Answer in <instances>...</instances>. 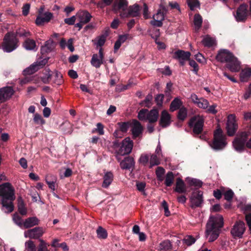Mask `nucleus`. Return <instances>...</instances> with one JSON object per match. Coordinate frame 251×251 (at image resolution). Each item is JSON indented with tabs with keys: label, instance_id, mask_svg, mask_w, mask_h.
I'll use <instances>...</instances> for the list:
<instances>
[{
	"label": "nucleus",
	"instance_id": "obj_1",
	"mask_svg": "<svg viewBox=\"0 0 251 251\" xmlns=\"http://www.w3.org/2000/svg\"><path fill=\"white\" fill-rule=\"evenodd\" d=\"M15 199V189L9 182L0 185V204L1 209L6 213H10L14 210L13 201Z\"/></svg>",
	"mask_w": 251,
	"mask_h": 251
},
{
	"label": "nucleus",
	"instance_id": "obj_2",
	"mask_svg": "<svg viewBox=\"0 0 251 251\" xmlns=\"http://www.w3.org/2000/svg\"><path fill=\"white\" fill-rule=\"evenodd\" d=\"M224 225V219L221 215H211L206 224L205 236L208 242H212L219 236L221 229Z\"/></svg>",
	"mask_w": 251,
	"mask_h": 251
},
{
	"label": "nucleus",
	"instance_id": "obj_3",
	"mask_svg": "<svg viewBox=\"0 0 251 251\" xmlns=\"http://www.w3.org/2000/svg\"><path fill=\"white\" fill-rule=\"evenodd\" d=\"M216 59L221 63H227L226 67L232 72H237L240 69L239 63L233 54L227 50H221Z\"/></svg>",
	"mask_w": 251,
	"mask_h": 251
},
{
	"label": "nucleus",
	"instance_id": "obj_4",
	"mask_svg": "<svg viewBox=\"0 0 251 251\" xmlns=\"http://www.w3.org/2000/svg\"><path fill=\"white\" fill-rule=\"evenodd\" d=\"M251 132L249 130L238 132L236 137L232 142L234 149L238 152H242L245 147L251 149V137L248 141Z\"/></svg>",
	"mask_w": 251,
	"mask_h": 251
},
{
	"label": "nucleus",
	"instance_id": "obj_5",
	"mask_svg": "<svg viewBox=\"0 0 251 251\" xmlns=\"http://www.w3.org/2000/svg\"><path fill=\"white\" fill-rule=\"evenodd\" d=\"M0 46L4 52H11L19 46V40L15 36L13 31L8 32L4 35Z\"/></svg>",
	"mask_w": 251,
	"mask_h": 251
},
{
	"label": "nucleus",
	"instance_id": "obj_6",
	"mask_svg": "<svg viewBox=\"0 0 251 251\" xmlns=\"http://www.w3.org/2000/svg\"><path fill=\"white\" fill-rule=\"evenodd\" d=\"M226 137L221 128L216 129L214 132V138L211 147L215 150H223L227 145Z\"/></svg>",
	"mask_w": 251,
	"mask_h": 251
},
{
	"label": "nucleus",
	"instance_id": "obj_7",
	"mask_svg": "<svg viewBox=\"0 0 251 251\" xmlns=\"http://www.w3.org/2000/svg\"><path fill=\"white\" fill-rule=\"evenodd\" d=\"M204 119L200 115H197L190 118L188 123L190 128H193V133L197 135L202 133L203 129Z\"/></svg>",
	"mask_w": 251,
	"mask_h": 251
},
{
	"label": "nucleus",
	"instance_id": "obj_8",
	"mask_svg": "<svg viewBox=\"0 0 251 251\" xmlns=\"http://www.w3.org/2000/svg\"><path fill=\"white\" fill-rule=\"evenodd\" d=\"M190 206L194 209L201 207L203 203V192L201 190L194 191L190 197Z\"/></svg>",
	"mask_w": 251,
	"mask_h": 251
},
{
	"label": "nucleus",
	"instance_id": "obj_9",
	"mask_svg": "<svg viewBox=\"0 0 251 251\" xmlns=\"http://www.w3.org/2000/svg\"><path fill=\"white\" fill-rule=\"evenodd\" d=\"M120 16L122 18L139 17L141 16L140 7L136 3L127 6L126 11L121 12Z\"/></svg>",
	"mask_w": 251,
	"mask_h": 251
},
{
	"label": "nucleus",
	"instance_id": "obj_10",
	"mask_svg": "<svg viewBox=\"0 0 251 251\" xmlns=\"http://www.w3.org/2000/svg\"><path fill=\"white\" fill-rule=\"evenodd\" d=\"M238 128V125L236 122V116L233 114H230L227 117L226 123V130L228 136H234Z\"/></svg>",
	"mask_w": 251,
	"mask_h": 251
},
{
	"label": "nucleus",
	"instance_id": "obj_11",
	"mask_svg": "<svg viewBox=\"0 0 251 251\" xmlns=\"http://www.w3.org/2000/svg\"><path fill=\"white\" fill-rule=\"evenodd\" d=\"M133 142L129 137H126L121 143L120 148L116 153L118 155H125L129 154L132 150Z\"/></svg>",
	"mask_w": 251,
	"mask_h": 251
},
{
	"label": "nucleus",
	"instance_id": "obj_12",
	"mask_svg": "<svg viewBox=\"0 0 251 251\" xmlns=\"http://www.w3.org/2000/svg\"><path fill=\"white\" fill-rule=\"evenodd\" d=\"M48 59V58L37 60L24 71V75H30L34 74L40 68H43L47 63Z\"/></svg>",
	"mask_w": 251,
	"mask_h": 251
},
{
	"label": "nucleus",
	"instance_id": "obj_13",
	"mask_svg": "<svg viewBox=\"0 0 251 251\" xmlns=\"http://www.w3.org/2000/svg\"><path fill=\"white\" fill-rule=\"evenodd\" d=\"M246 227L244 222L241 221H237L231 228L230 233L232 236L241 238L245 231Z\"/></svg>",
	"mask_w": 251,
	"mask_h": 251
},
{
	"label": "nucleus",
	"instance_id": "obj_14",
	"mask_svg": "<svg viewBox=\"0 0 251 251\" xmlns=\"http://www.w3.org/2000/svg\"><path fill=\"white\" fill-rule=\"evenodd\" d=\"M248 5L246 3L241 4L237 9L234 15L236 21L238 22H245L248 16Z\"/></svg>",
	"mask_w": 251,
	"mask_h": 251
},
{
	"label": "nucleus",
	"instance_id": "obj_15",
	"mask_svg": "<svg viewBox=\"0 0 251 251\" xmlns=\"http://www.w3.org/2000/svg\"><path fill=\"white\" fill-rule=\"evenodd\" d=\"M191 53L183 50H178L173 53V58L179 61L181 66L184 65L185 61L189 60Z\"/></svg>",
	"mask_w": 251,
	"mask_h": 251
},
{
	"label": "nucleus",
	"instance_id": "obj_16",
	"mask_svg": "<svg viewBox=\"0 0 251 251\" xmlns=\"http://www.w3.org/2000/svg\"><path fill=\"white\" fill-rule=\"evenodd\" d=\"M130 126L131 128V132L132 137L134 139L139 137L143 133V127L141 124L136 119H132Z\"/></svg>",
	"mask_w": 251,
	"mask_h": 251
},
{
	"label": "nucleus",
	"instance_id": "obj_17",
	"mask_svg": "<svg viewBox=\"0 0 251 251\" xmlns=\"http://www.w3.org/2000/svg\"><path fill=\"white\" fill-rule=\"evenodd\" d=\"M13 89L10 86L4 87L0 89V103L10 99L14 94Z\"/></svg>",
	"mask_w": 251,
	"mask_h": 251
},
{
	"label": "nucleus",
	"instance_id": "obj_18",
	"mask_svg": "<svg viewBox=\"0 0 251 251\" xmlns=\"http://www.w3.org/2000/svg\"><path fill=\"white\" fill-rule=\"evenodd\" d=\"M127 0H115L112 5V10L115 13L126 11L128 6Z\"/></svg>",
	"mask_w": 251,
	"mask_h": 251
},
{
	"label": "nucleus",
	"instance_id": "obj_19",
	"mask_svg": "<svg viewBox=\"0 0 251 251\" xmlns=\"http://www.w3.org/2000/svg\"><path fill=\"white\" fill-rule=\"evenodd\" d=\"M43 233V228L38 226L25 231V237H29L31 239H38L42 236Z\"/></svg>",
	"mask_w": 251,
	"mask_h": 251
},
{
	"label": "nucleus",
	"instance_id": "obj_20",
	"mask_svg": "<svg viewBox=\"0 0 251 251\" xmlns=\"http://www.w3.org/2000/svg\"><path fill=\"white\" fill-rule=\"evenodd\" d=\"M171 123V115L167 111L164 110L162 111L159 121V125L163 128H165Z\"/></svg>",
	"mask_w": 251,
	"mask_h": 251
},
{
	"label": "nucleus",
	"instance_id": "obj_21",
	"mask_svg": "<svg viewBox=\"0 0 251 251\" xmlns=\"http://www.w3.org/2000/svg\"><path fill=\"white\" fill-rule=\"evenodd\" d=\"M135 166V161L132 157L127 156L120 163L121 168L123 170L133 169Z\"/></svg>",
	"mask_w": 251,
	"mask_h": 251
},
{
	"label": "nucleus",
	"instance_id": "obj_22",
	"mask_svg": "<svg viewBox=\"0 0 251 251\" xmlns=\"http://www.w3.org/2000/svg\"><path fill=\"white\" fill-rule=\"evenodd\" d=\"M78 18L79 22L86 24L89 22L92 16L90 13L87 11H82L78 12L76 15Z\"/></svg>",
	"mask_w": 251,
	"mask_h": 251
},
{
	"label": "nucleus",
	"instance_id": "obj_23",
	"mask_svg": "<svg viewBox=\"0 0 251 251\" xmlns=\"http://www.w3.org/2000/svg\"><path fill=\"white\" fill-rule=\"evenodd\" d=\"M174 191L180 194H184L186 193L185 184L182 179L179 177L177 178L176 179Z\"/></svg>",
	"mask_w": 251,
	"mask_h": 251
},
{
	"label": "nucleus",
	"instance_id": "obj_24",
	"mask_svg": "<svg viewBox=\"0 0 251 251\" xmlns=\"http://www.w3.org/2000/svg\"><path fill=\"white\" fill-rule=\"evenodd\" d=\"M159 117V112L157 108H153L147 115V120L150 123L156 122Z\"/></svg>",
	"mask_w": 251,
	"mask_h": 251
},
{
	"label": "nucleus",
	"instance_id": "obj_25",
	"mask_svg": "<svg viewBox=\"0 0 251 251\" xmlns=\"http://www.w3.org/2000/svg\"><path fill=\"white\" fill-rule=\"evenodd\" d=\"M39 220L36 217H29L25 219L23 225L25 228H28L34 226L38 225Z\"/></svg>",
	"mask_w": 251,
	"mask_h": 251
},
{
	"label": "nucleus",
	"instance_id": "obj_26",
	"mask_svg": "<svg viewBox=\"0 0 251 251\" xmlns=\"http://www.w3.org/2000/svg\"><path fill=\"white\" fill-rule=\"evenodd\" d=\"M251 77V68H245L241 71L240 73V79L241 81L247 82Z\"/></svg>",
	"mask_w": 251,
	"mask_h": 251
},
{
	"label": "nucleus",
	"instance_id": "obj_27",
	"mask_svg": "<svg viewBox=\"0 0 251 251\" xmlns=\"http://www.w3.org/2000/svg\"><path fill=\"white\" fill-rule=\"evenodd\" d=\"M129 34L120 35L114 44V52H116L120 48L122 43H124L128 38Z\"/></svg>",
	"mask_w": 251,
	"mask_h": 251
},
{
	"label": "nucleus",
	"instance_id": "obj_28",
	"mask_svg": "<svg viewBox=\"0 0 251 251\" xmlns=\"http://www.w3.org/2000/svg\"><path fill=\"white\" fill-rule=\"evenodd\" d=\"M113 180V175L110 172H107L103 176V181L102 186L103 188H107Z\"/></svg>",
	"mask_w": 251,
	"mask_h": 251
},
{
	"label": "nucleus",
	"instance_id": "obj_29",
	"mask_svg": "<svg viewBox=\"0 0 251 251\" xmlns=\"http://www.w3.org/2000/svg\"><path fill=\"white\" fill-rule=\"evenodd\" d=\"M91 63L95 68H99L101 65L103 64V60L99 57L98 54L95 53L92 56Z\"/></svg>",
	"mask_w": 251,
	"mask_h": 251
},
{
	"label": "nucleus",
	"instance_id": "obj_30",
	"mask_svg": "<svg viewBox=\"0 0 251 251\" xmlns=\"http://www.w3.org/2000/svg\"><path fill=\"white\" fill-rule=\"evenodd\" d=\"M182 104V102L179 99H178L177 98H175L170 104V111L174 112V111H175L176 110L180 109Z\"/></svg>",
	"mask_w": 251,
	"mask_h": 251
},
{
	"label": "nucleus",
	"instance_id": "obj_31",
	"mask_svg": "<svg viewBox=\"0 0 251 251\" xmlns=\"http://www.w3.org/2000/svg\"><path fill=\"white\" fill-rule=\"evenodd\" d=\"M18 211L22 215H25L27 213V210L25 207L24 201L21 197L18 198Z\"/></svg>",
	"mask_w": 251,
	"mask_h": 251
},
{
	"label": "nucleus",
	"instance_id": "obj_32",
	"mask_svg": "<svg viewBox=\"0 0 251 251\" xmlns=\"http://www.w3.org/2000/svg\"><path fill=\"white\" fill-rule=\"evenodd\" d=\"M56 180V177L53 175H48L46 178V181L49 186V187L54 191L55 189V183Z\"/></svg>",
	"mask_w": 251,
	"mask_h": 251
},
{
	"label": "nucleus",
	"instance_id": "obj_33",
	"mask_svg": "<svg viewBox=\"0 0 251 251\" xmlns=\"http://www.w3.org/2000/svg\"><path fill=\"white\" fill-rule=\"evenodd\" d=\"M201 42L204 46L210 48L215 44V40L209 35H207L203 38Z\"/></svg>",
	"mask_w": 251,
	"mask_h": 251
},
{
	"label": "nucleus",
	"instance_id": "obj_34",
	"mask_svg": "<svg viewBox=\"0 0 251 251\" xmlns=\"http://www.w3.org/2000/svg\"><path fill=\"white\" fill-rule=\"evenodd\" d=\"M23 46L27 50H33L36 47V45L34 40L27 38L24 42Z\"/></svg>",
	"mask_w": 251,
	"mask_h": 251
},
{
	"label": "nucleus",
	"instance_id": "obj_35",
	"mask_svg": "<svg viewBox=\"0 0 251 251\" xmlns=\"http://www.w3.org/2000/svg\"><path fill=\"white\" fill-rule=\"evenodd\" d=\"M15 36L17 38L19 37H28L31 35V33L29 31H26L24 28H19L14 32Z\"/></svg>",
	"mask_w": 251,
	"mask_h": 251
},
{
	"label": "nucleus",
	"instance_id": "obj_36",
	"mask_svg": "<svg viewBox=\"0 0 251 251\" xmlns=\"http://www.w3.org/2000/svg\"><path fill=\"white\" fill-rule=\"evenodd\" d=\"M131 121L125 122H118L117 125L118 126V129L122 132L126 133L129 127L131 126Z\"/></svg>",
	"mask_w": 251,
	"mask_h": 251
},
{
	"label": "nucleus",
	"instance_id": "obj_37",
	"mask_svg": "<svg viewBox=\"0 0 251 251\" xmlns=\"http://www.w3.org/2000/svg\"><path fill=\"white\" fill-rule=\"evenodd\" d=\"M51 76L49 69L45 70L40 76V78L44 83L48 84L51 80Z\"/></svg>",
	"mask_w": 251,
	"mask_h": 251
},
{
	"label": "nucleus",
	"instance_id": "obj_38",
	"mask_svg": "<svg viewBox=\"0 0 251 251\" xmlns=\"http://www.w3.org/2000/svg\"><path fill=\"white\" fill-rule=\"evenodd\" d=\"M174 180V175L172 172L167 173L165 180V184L167 187H170L172 185Z\"/></svg>",
	"mask_w": 251,
	"mask_h": 251
},
{
	"label": "nucleus",
	"instance_id": "obj_39",
	"mask_svg": "<svg viewBox=\"0 0 251 251\" xmlns=\"http://www.w3.org/2000/svg\"><path fill=\"white\" fill-rule=\"evenodd\" d=\"M160 161L156 154H152L151 155L149 168H151L154 166L160 164Z\"/></svg>",
	"mask_w": 251,
	"mask_h": 251
},
{
	"label": "nucleus",
	"instance_id": "obj_40",
	"mask_svg": "<svg viewBox=\"0 0 251 251\" xmlns=\"http://www.w3.org/2000/svg\"><path fill=\"white\" fill-rule=\"evenodd\" d=\"M194 23L196 28H197L198 30L201 27L202 23V17L199 14H196L195 15Z\"/></svg>",
	"mask_w": 251,
	"mask_h": 251
},
{
	"label": "nucleus",
	"instance_id": "obj_41",
	"mask_svg": "<svg viewBox=\"0 0 251 251\" xmlns=\"http://www.w3.org/2000/svg\"><path fill=\"white\" fill-rule=\"evenodd\" d=\"M97 233L98 238L106 239L107 237V231L101 226H99L97 229Z\"/></svg>",
	"mask_w": 251,
	"mask_h": 251
},
{
	"label": "nucleus",
	"instance_id": "obj_42",
	"mask_svg": "<svg viewBox=\"0 0 251 251\" xmlns=\"http://www.w3.org/2000/svg\"><path fill=\"white\" fill-rule=\"evenodd\" d=\"M187 116V110L185 107H181L179 109V110L177 115V118L181 121H183L186 119Z\"/></svg>",
	"mask_w": 251,
	"mask_h": 251
},
{
	"label": "nucleus",
	"instance_id": "obj_43",
	"mask_svg": "<svg viewBox=\"0 0 251 251\" xmlns=\"http://www.w3.org/2000/svg\"><path fill=\"white\" fill-rule=\"evenodd\" d=\"M33 121L37 125H43L46 123L45 120L43 118L42 116L39 113H35L34 115Z\"/></svg>",
	"mask_w": 251,
	"mask_h": 251
},
{
	"label": "nucleus",
	"instance_id": "obj_44",
	"mask_svg": "<svg viewBox=\"0 0 251 251\" xmlns=\"http://www.w3.org/2000/svg\"><path fill=\"white\" fill-rule=\"evenodd\" d=\"M152 96L151 94H149L141 104H144L146 107L150 108L152 105Z\"/></svg>",
	"mask_w": 251,
	"mask_h": 251
},
{
	"label": "nucleus",
	"instance_id": "obj_45",
	"mask_svg": "<svg viewBox=\"0 0 251 251\" xmlns=\"http://www.w3.org/2000/svg\"><path fill=\"white\" fill-rule=\"evenodd\" d=\"M209 105V102L208 101L204 99L203 98H200V100L199 101L198 103L197 104V105L201 108H202L204 109H206L208 108Z\"/></svg>",
	"mask_w": 251,
	"mask_h": 251
},
{
	"label": "nucleus",
	"instance_id": "obj_46",
	"mask_svg": "<svg viewBox=\"0 0 251 251\" xmlns=\"http://www.w3.org/2000/svg\"><path fill=\"white\" fill-rule=\"evenodd\" d=\"M186 1L191 10H194L195 8L200 6V2L198 0H186Z\"/></svg>",
	"mask_w": 251,
	"mask_h": 251
},
{
	"label": "nucleus",
	"instance_id": "obj_47",
	"mask_svg": "<svg viewBox=\"0 0 251 251\" xmlns=\"http://www.w3.org/2000/svg\"><path fill=\"white\" fill-rule=\"evenodd\" d=\"M149 161V156L147 154H142L139 159V163L144 166L148 164Z\"/></svg>",
	"mask_w": 251,
	"mask_h": 251
},
{
	"label": "nucleus",
	"instance_id": "obj_48",
	"mask_svg": "<svg viewBox=\"0 0 251 251\" xmlns=\"http://www.w3.org/2000/svg\"><path fill=\"white\" fill-rule=\"evenodd\" d=\"M54 77V83L57 85H60L62 83H63V80L62 79V75L60 72L56 71L55 72Z\"/></svg>",
	"mask_w": 251,
	"mask_h": 251
},
{
	"label": "nucleus",
	"instance_id": "obj_49",
	"mask_svg": "<svg viewBox=\"0 0 251 251\" xmlns=\"http://www.w3.org/2000/svg\"><path fill=\"white\" fill-rule=\"evenodd\" d=\"M196 241V239L191 235L186 236L183 240V243L188 246L192 245Z\"/></svg>",
	"mask_w": 251,
	"mask_h": 251
},
{
	"label": "nucleus",
	"instance_id": "obj_50",
	"mask_svg": "<svg viewBox=\"0 0 251 251\" xmlns=\"http://www.w3.org/2000/svg\"><path fill=\"white\" fill-rule=\"evenodd\" d=\"M224 198L227 201H231L234 196V193L232 190L229 189L224 193Z\"/></svg>",
	"mask_w": 251,
	"mask_h": 251
},
{
	"label": "nucleus",
	"instance_id": "obj_51",
	"mask_svg": "<svg viewBox=\"0 0 251 251\" xmlns=\"http://www.w3.org/2000/svg\"><path fill=\"white\" fill-rule=\"evenodd\" d=\"M25 246L27 251H35V245L31 240L26 242Z\"/></svg>",
	"mask_w": 251,
	"mask_h": 251
},
{
	"label": "nucleus",
	"instance_id": "obj_52",
	"mask_svg": "<svg viewBox=\"0 0 251 251\" xmlns=\"http://www.w3.org/2000/svg\"><path fill=\"white\" fill-rule=\"evenodd\" d=\"M157 178L159 180H162L163 175L165 173V169L161 167H158L155 171Z\"/></svg>",
	"mask_w": 251,
	"mask_h": 251
},
{
	"label": "nucleus",
	"instance_id": "obj_53",
	"mask_svg": "<svg viewBox=\"0 0 251 251\" xmlns=\"http://www.w3.org/2000/svg\"><path fill=\"white\" fill-rule=\"evenodd\" d=\"M148 110L147 109H142L139 111L138 114V118L140 120L143 121L147 119V113Z\"/></svg>",
	"mask_w": 251,
	"mask_h": 251
},
{
	"label": "nucleus",
	"instance_id": "obj_54",
	"mask_svg": "<svg viewBox=\"0 0 251 251\" xmlns=\"http://www.w3.org/2000/svg\"><path fill=\"white\" fill-rule=\"evenodd\" d=\"M164 97L163 94H158L155 97V101L159 107L162 106Z\"/></svg>",
	"mask_w": 251,
	"mask_h": 251
},
{
	"label": "nucleus",
	"instance_id": "obj_55",
	"mask_svg": "<svg viewBox=\"0 0 251 251\" xmlns=\"http://www.w3.org/2000/svg\"><path fill=\"white\" fill-rule=\"evenodd\" d=\"M171 246V243L169 240L164 241L160 244V247L162 250H168L170 248Z\"/></svg>",
	"mask_w": 251,
	"mask_h": 251
},
{
	"label": "nucleus",
	"instance_id": "obj_56",
	"mask_svg": "<svg viewBox=\"0 0 251 251\" xmlns=\"http://www.w3.org/2000/svg\"><path fill=\"white\" fill-rule=\"evenodd\" d=\"M43 15L38 16L35 20V24L38 26L42 25L44 23H47Z\"/></svg>",
	"mask_w": 251,
	"mask_h": 251
},
{
	"label": "nucleus",
	"instance_id": "obj_57",
	"mask_svg": "<svg viewBox=\"0 0 251 251\" xmlns=\"http://www.w3.org/2000/svg\"><path fill=\"white\" fill-rule=\"evenodd\" d=\"M202 182L197 179L193 178L190 181V185L195 186L198 187H201L202 186Z\"/></svg>",
	"mask_w": 251,
	"mask_h": 251
},
{
	"label": "nucleus",
	"instance_id": "obj_58",
	"mask_svg": "<svg viewBox=\"0 0 251 251\" xmlns=\"http://www.w3.org/2000/svg\"><path fill=\"white\" fill-rule=\"evenodd\" d=\"M150 24L156 27H161L163 25L162 21L159 20H157L156 19H153V20L150 22Z\"/></svg>",
	"mask_w": 251,
	"mask_h": 251
},
{
	"label": "nucleus",
	"instance_id": "obj_59",
	"mask_svg": "<svg viewBox=\"0 0 251 251\" xmlns=\"http://www.w3.org/2000/svg\"><path fill=\"white\" fill-rule=\"evenodd\" d=\"M162 13H163L161 12V10H160L159 9H158L157 10L156 14L155 15H153V19L155 18L156 19L159 20L163 21L165 19V17H164V15H163V14H162Z\"/></svg>",
	"mask_w": 251,
	"mask_h": 251
},
{
	"label": "nucleus",
	"instance_id": "obj_60",
	"mask_svg": "<svg viewBox=\"0 0 251 251\" xmlns=\"http://www.w3.org/2000/svg\"><path fill=\"white\" fill-rule=\"evenodd\" d=\"M136 187L137 190L140 192L144 191L145 188L146 187V183L144 182H136Z\"/></svg>",
	"mask_w": 251,
	"mask_h": 251
},
{
	"label": "nucleus",
	"instance_id": "obj_61",
	"mask_svg": "<svg viewBox=\"0 0 251 251\" xmlns=\"http://www.w3.org/2000/svg\"><path fill=\"white\" fill-rule=\"evenodd\" d=\"M162 207L164 209L165 214L166 216L170 215V212L169 210V207L167 202L165 201H163L162 202Z\"/></svg>",
	"mask_w": 251,
	"mask_h": 251
},
{
	"label": "nucleus",
	"instance_id": "obj_62",
	"mask_svg": "<svg viewBox=\"0 0 251 251\" xmlns=\"http://www.w3.org/2000/svg\"><path fill=\"white\" fill-rule=\"evenodd\" d=\"M76 20V16H73L69 18H66L64 20L65 24L68 25H75V21Z\"/></svg>",
	"mask_w": 251,
	"mask_h": 251
},
{
	"label": "nucleus",
	"instance_id": "obj_63",
	"mask_svg": "<svg viewBox=\"0 0 251 251\" xmlns=\"http://www.w3.org/2000/svg\"><path fill=\"white\" fill-rule=\"evenodd\" d=\"M245 220L249 228V230L251 234V213L246 214Z\"/></svg>",
	"mask_w": 251,
	"mask_h": 251
},
{
	"label": "nucleus",
	"instance_id": "obj_64",
	"mask_svg": "<svg viewBox=\"0 0 251 251\" xmlns=\"http://www.w3.org/2000/svg\"><path fill=\"white\" fill-rule=\"evenodd\" d=\"M30 4L29 3L25 4L22 8V13L24 16H27L29 11Z\"/></svg>",
	"mask_w": 251,
	"mask_h": 251
}]
</instances>
